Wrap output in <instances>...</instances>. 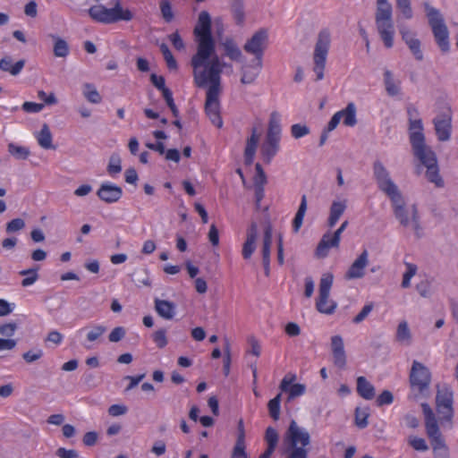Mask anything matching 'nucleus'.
Wrapping results in <instances>:
<instances>
[{
    "label": "nucleus",
    "instance_id": "obj_1",
    "mask_svg": "<svg viewBox=\"0 0 458 458\" xmlns=\"http://www.w3.org/2000/svg\"><path fill=\"white\" fill-rule=\"evenodd\" d=\"M193 33L197 49L191 59V65L195 85L199 88H205L208 84L221 87L223 70L232 69V64L222 61L216 54V41L211 32V17L207 11L199 14Z\"/></svg>",
    "mask_w": 458,
    "mask_h": 458
},
{
    "label": "nucleus",
    "instance_id": "obj_2",
    "mask_svg": "<svg viewBox=\"0 0 458 458\" xmlns=\"http://www.w3.org/2000/svg\"><path fill=\"white\" fill-rule=\"evenodd\" d=\"M373 177L377 188L390 199L394 217L405 228H411L418 238L422 235V227L418 208L407 206L398 186L392 180L389 171L380 160L373 163Z\"/></svg>",
    "mask_w": 458,
    "mask_h": 458
},
{
    "label": "nucleus",
    "instance_id": "obj_3",
    "mask_svg": "<svg viewBox=\"0 0 458 458\" xmlns=\"http://www.w3.org/2000/svg\"><path fill=\"white\" fill-rule=\"evenodd\" d=\"M375 23L386 48L394 46V24L393 21V7L388 0H377Z\"/></svg>",
    "mask_w": 458,
    "mask_h": 458
},
{
    "label": "nucleus",
    "instance_id": "obj_4",
    "mask_svg": "<svg viewBox=\"0 0 458 458\" xmlns=\"http://www.w3.org/2000/svg\"><path fill=\"white\" fill-rule=\"evenodd\" d=\"M423 6L437 45L443 53L450 50L449 30L439 10L424 2Z\"/></svg>",
    "mask_w": 458,
    "mask_h": 458
},
{
    "label": "nucleus",
    "instance_id": "obj_5",
    "mask_svg": "<svg viewBox=\"0 0 458 458\" xmlns=\"http://www.w3.org/2000/svg\"><path fill=\"white\" fill-rule=\"evenodd\" d=\"M88 12L92 20L104 24H113L120 21H129L133 18L132 13L129 9H123L118 0L112 8L97 4L91 6Z\"/></svg>",
    "mask_w": 458,
    "mask_h": 458
},
{
    "label": "nucleus",
    "instance_id": "obj_6",
    "mask_svg": "<svg viewBox=\"0 0 458 458\" xmlns=\"http://www.w3.org/2000/svg\"><path fill=\"white\" fill-rule=\"evenodd\" d=\"M331 43V33L328 29H323L319 31L313 53L314 67L317 81L324 78V70L327 57Z\"/></svg>",
    "mask_w": 458,
    "mask_h": 458
},
{
    "label": "nucleus",
    "instance_id": "obj_7",
    "mask_svg": "<svg viewBox=\"0 0 458 458\" xmlns=\"http://www.w3.org/2000/svg\"><path fill=\"white\" fill-rule=\"evenodd\" d=\"M334 276L327 273L322 276L319 282L318 298L316 302L317 310L320 313L332 314L336 309V303L329 300V293L333 284Z\"/></svg>",
    "mask_w": 458,
    "mask_h": 458
},
{
    "label": "nucleus",
    "instance_id": "obj_8",
    "mask_svg": "<svg viewBox=\"0 0 458 458\" xmlns=\"http://www.w3.org/2000/svg\"><path fill=\"white\" fill-rule=\"evenodd\" d=\"M221 89L222 87H216L208 84L205 101V112L210 122L217 128H221L223 126V120L220 115L219 102V95L221 93Z\"/></svg>",
    "mask_w": 458,
    "mask_h": 458
},
{
    "label": "nucleus",
    "instance_id": "obj_9",
    "mask_svg": "<svg viewBox=\"0 0 458 458\" xmlns=\"http://www.w3.org/2000/svg\"><path fill=\"white\" fill-rule=\"evenodd\" d=\"M409 379L412 390L424 394L429 388L431 373L424 364L418 360H413Z\"/></svg>",
    "mask_w": 458,
    "mask_h": 458
},
{
    "label": "nucleus",
    "instance_id": "obj_10",
    "mask_svg": "<svg viewBox=\"0 0 458 458\" xmlns=\"http://www.w3.org/2000/svg\"><path fill=\"white\" fill-rule=\"evenodd\" d=\"M410 141L413 149L414 156L424 165H436L437 157L433 150L426 145L425 136L420 131L410 133Z\"/></svg>",
    "mask_w": 458,
    "mask_h": 458
},
{
    "label": "nucleus",
    "instance_id": "obj_11",
    "mask_svg": "<svg viewBox=\"0 0 458 458\" xmlns=\"http://www.w3.org/2000/svg\"><path fill=\"white\" fill-rule=\"evenodd\" d=\"M267 31L260 29L243 46L246 53L254 55V62H258V67L262 66L263 54L267 45Z\"/></svg>",
    "mask_w": 458,
    "mask_h": 458
},
{
    "label": "nucleus",
    "instance_id": "obj_12",
    "mask_svg": "<svg viewBox=\"0 0 458 458\" xmlns=\"http://www.w3.org/2000/svg\"><path fill=\"white\" fill-rule=\"evenodd\" d=\"M437 411L445 420H451L454 417L453 391L444 386L437 390L436 395Z\"/></svg>",
    "mask_w": 458,
    "mask_h": 458
},
{
    "label": "nucleus",
    "instance_id": "obj_13",
    "mask_svg": "<svg viewBox=\"0 0 458 458\" xmlns=\"http://www.w3.org/2000/svg\"><path fill=\"white\" fill-rule=\"evenodd\" d=\"M349 222L344 221L340 227L333 233H327L318 244L316 254L319 258H325L328 254L330 248H337L341 241V234L348 226Z\"/></svg>",
    "mask_w": 458,
    "mask_h": 458
},
{
    "label": "nucleus",
    "instance_id": "obj_14",
    "mask_svg": "<svg viewBox=\"0 0 458 458\" xmlns=\"http://www.w3.org/2000/svg\"><path fill=\"white\" fill-rule=\"evenodd\" d=\"M306 447L310 444V433L300 427L295 420H292L285 433L284 445H298Z\"/></svg>",
    "mask_w": 458,
    "mask_h": 458
},
{
    "label": "nucleus",
    "instance_id": "obj_15",
    "mask_svg": "<svg viewBox=\"0 0 458 458\" xmlns=\"http://www.w3.org/2000/svg\"><path fill=\"white\" fill-rule=\"evenodd\" d=\"M434 128L438 140L446 141L451 137L452 112L450 108L439 113L433 119Z\"/></svg>",
    "mask_w": 458,
    "mask_h": 458
},
{
    "label": "nucleus",
    "instance_id": "obj_16",
    "mask_svg": "<svg viewBox=\"0 0 458 458\" xmlns=\"http://www.w3.org/2000/svg\"><path fill=\"white\" fill-rule=\"evenodd\" d=\"M399 32L402 36V39L408 46L409 49L418 61H422L424 56L420 48L421 43L420 39L416 38V34L412 32L408 26L401 24L398 26Z\"/></svg>",
    "mask_w": 458,
    "mask_h": 458
},
{
    "label": "nucleus",
    "instance_id": "obj_17",
    "mask_svg": "<svg viewBox=\"0 0 458 458\" xmlns=\"http://www.w3.org/2000/svg\"><path fill=\"white\" fill-rule=\"evenodd\" d=\"M369 265V251L363 250L352 263L344 275L346 280L360 279L365 276V268Z\"/></svg>",
    "mask_w": 458,
    "mask_h": 458
},
{
    "label": "nucleus",
    "instance_id": "obj_18",
    "mask_svg": "<svg viewBox=\"0 0 458 458\" xmlns=\"http://www.w3.org/2000/svg\"><path fill=\"white\" fill-rule=\"evenodd\" d=\"M331 351L335 366L343 369L346 366L347 358L344 351V339L336 335L331 337Z\"/></svg>",
    "mask_w": 458,
    "mask_h": 458
},
{
    "label": "nucleus",
    "instance_id": "obj_19",
    "mask_svg": "<svg viewBox=\"0 0 458 458\" xmlns=\"http://www.w3.org/2000/svg\"><path fill=\"white\" fill-rule=\"evenodd\" d=\"M98 197L106 203L117 202L123 196V190L120 186L104 182L97 191Z\"/></svg>",
    "mask_w": 458,
    "mask_h": 458
},
{
    "label": "nucleus",
    "instance_id": "obj_20",
    "mask_svg": "<svg viewBox=\"0 0 458 458\" xmlns=\"http://www.w3.org/2000/svg\"><path fill=\"white\" fill-rule=\"evenodd\" d=\"M259 232L258 225L252 222L247 229L246 240L242 246V257L245 259H250L251 255L256 250V241L258 239Z\"/></svg>",
    "mask_w": 458,
    "mask_h": 458
},
{
    "label": "nucleus",
    "instance_id": "obj_21",
    "mask_svg": "<svg viewBox=\"0 0 458 458\" xmlns=\"http://www.w3.org/2000/svg\"><path fill=\"white\" fill-rule=\"evenodd\" d=\"M26 61L20 59L13 63L11 55H5L0 59V71L17 76L24 68Z\"/></svg>",
    "mask_w": 458,
    "mask_h": 458
},
{
    "label": "nucleus",
    "instance_id": "obj_22",
    "mask_svg": "<svg viewBox=\"0 0 458 458\" xmlns=\"http://www.w3.org/2000/svg\"><path fill=\"white\" fill-rule=\"evenodd\" d=\"M281 133L280 115L277 112H272L270 114L268 130L266 140L279 144Z\"/></svg>",
    "mask_w": 458,
    "mask_h": 458
},
{
    "label": "nucleus",
    "instance_id": "obj_23",
    "mask_svg": "<svg viewBox=\"0 0 458 458\" xmlns=\"http://www.w3.org/2000/svg\"><path fill=\"white\" fill-rule=\"evenodd\" d=\"M221 47L225 51V55L233 61L242 62V53L233 38L227 37L221 43Z\"/></svg>",
    "mask_w": 458,
    "mask_h": 458
},
{
    "label": "nucleus",
    "instance_id": "obj_24",
    "mask_svg": "<svg viewBox=\"0 0 458 458\" xmlns=\"http://www.w3.org/2000/svg\"><path fill=\"white\" fill-rule=\"evenodd\" d=\"M155 310L166 320H171L175 315V304L169 301L155 299Z\"/></svg>",
    "mask_w": 458,
    "mask_h": 458
},
{
    "label": "nucleus",
    "instance_id": "obj_25",
    "mask_svg": "<svg viewBox=\"0 0 458 458\" xmlns=\"http://www.w3.org/2000/svg\"><path fill=\"white\" fill-rule=\"evenodd\" d=\"M347 208V200L344 199L341 201L334 200L330 206L329 216L327 219V225L332 228L334 227L341 216L344 213Z\"/></svg>",
    "mask_w": 458,
    "mask_h": 458
},
{
    "label": "nucleus",
    "instance_id": "obj_26",
    "mask_svg": "<svg viewBox=\"0 0 458 458\" xmlns=\"http://www.w3.org/2000/svg\"><path fill=\"white\" fill-rule=\"evenodd\" d=\"M262 66L258 67V62L252 61L250 64H244L241 68L242 84H251L258 78Z\"/></svg>",
    "mask_w": 458,
    "mask_h": 458
},
{
    "label": "nucleus",
    "instance_id": "obj_27",
    "mask_svg": "<svg viewBox=\"0 0 458 458\" xmlns=\"http://www.w3.org/2000/svg\"><path fill=\"white\" fill-rule=\"evenodd\" d=\"M384 84L388 96L396 97L401 93V81L395 80L393 72L389 70L384 72Z\"/></svg>",
    "mask_w": 458,
    "mask_h": 458
},
{
    "label": "nucleus",
    "instance_id": "obj_28",
    "mask_svg": "<svg viewBox=\"0 0 458 458\" xmlns=\"http://www.w3.org/2000/svg\"><path fill=\"white\" fill-rule=\"evenodd\" d=\"M343 123L348 127H353L357 124V108L353 102L347 104L346 107L338 111Z\"/></svg>",
    "mask_w": 458,
    "mask_h": 458
},
{
    "label": "nucleus",
    "instance_id": "obj_29",
    "mask_svg": "<svg viewBox=\"0 0 458 458\" xmlns=\"http://www.w3.org/2000/svg\"><path fill=\"white\" fill-rule=\"evenodd\" d=\"M395 340L403 345L409 346L412 343V335L407 321H401L396 329Z\"/></svg>",
    "mask_w": 458,
    "mask_h": 458
},
{
    "label": "nucleus",
    "instance_id": "obj_30",
    "mask_svg": "<svg viewBox=\"0 0 458 458\" xmlns=\"http://www.w3.org/2000/svg\"><path fill=\"white\" fill-rule=\"evenodd\" d=\"M357 392L366 400H371L375 397V388L373 385L362 376L357 378Z\"/></svg>",
    "mask_w": 458,
    "mask_h": 458
},
{
    "label": "nucleus",
    "instance_id": "obj_31",
    "mask_svg": "<svg viewBox=\"0 0 458 458\" xmlns=\"http://www.w3.org/2000/svg\"><path fill=\"white\" fill-rule=\"evenodd\" d=\"M272 244V226L267 225L264 230L263 244H262V263L270 262V250Z\"/></svg>",
    "mask_w": 458,
    "mask_h": 458
},
{
    "label": "nucleus",
    "instance_id": "obj_32",
    "mask_svg": "<svg viewBox=\"0 0 458 458\" xmlns=\"http://www.w3.org/2000/svg\"><path fill=\"white\" fill-rule=\"evenodd\" d=\"M38 145L45 149H55L52 144V133L47 123L42 125L40 131L37 134Z\"/></svg>",
    "mask_w": 458,
    "mask_h": 458
},
{
    "label": "nucleus",
    "instance_id": "obj_33",
    "mask_svg": "<svg viewBox=\"0 0 458 458\" xmlns=\"http://www.w3.org/2000/svg\"><path fill=\"white\" fill-rule=\"evenodd\" d=\"M306 211H307V197H306V195H302L301 204L299 206L297 213L295 214V216L293 221V229L294 233L299 232L300 228L301 227Z\"/></svg>",
    "mask_w": 458,
    "mask_h": 458
},
{
    "label": "nucleus",
    "instance_id": "obj_34",
    "mask_svg": "<svg viewBox=\"0 0 458 458\" xmlns=\"http://www.w3.org/2000/svg\"><path fill=\"white\" fill-rule=\"evenodd\" d=\"M49 37L55 40L54 55L56 57H66L69 55V46L67 42L54 34H50Z\"/></svg>",
    "mask_w": 458,
    "mask_h": 458
},
{
    "label": "nucleus",
    "instance_id": "obj_35",
    "mask_svg": "<svg viewBox=\"0 0 458 458\" xmlns=\"http://www.w3.org/2000/svg\"><path fill=\"white\" fill-rule=\"evenodd\" d=\"M82 94L84 98L92 104H99L102 101L100 94L91 83H85L82 86Z\"/></svg>",
    "mask_w": 458,
    "mask_h": 458
},
{
    "label": "nucleus",
    "instance_id": "obj_36",
    "mask_svg": "<svg viewBox=\"0 0 458 458\" xmlns=\"http://www.w3.org/2000/svg\"><path fill=\"white\" fill-rule=\"evenodd\" d=\"M279 149V144L266 140L261 148V154L264 162L269 164L272 158L276 155Z\"/></svg>",
    "mask_w": 458,
    "mask_h": 458
},
{
    "label": "nucleus",
    "instance_id": "obj_37",
    "mask_svg": "<svg viewBox=\"0 0 458 458\" xmlns=\"http://www.w3.org/2000/svg\"><path fill=\"white\" fill-rule=\"evenodd\" d=\"M285 458H308V450L298 445H284Z\"/></svg>",
    "mask_w": 458,
    "mask_h": 458
},
{
    "label": "nucleus",
    "instance_id": "obj_38",
    "mask_svg": "<svg viewBox=\"0 0 458 458\" xmlns=\"http://www.w3.org/2000/svg\"><path fill=\"white\" fill-rule=\"evenodd\" d=\"M427 167L426 176L428 180L436 184L437 187H443L444 181L439 175L437 164L436 165H425Z\"/></svg>",
    "mask_w": 458,
    "mask_h": 458
},
{
    "label": "nucleus",
    "instance_id": "obj_39",
    "mask_svg": "<svg viewBox=\"0 0 458 458\" xmlns=\"http://www.w3.org/2000/svg\"><path fill=\"white\" fill-rule=\"evenodd\" d=\"M38 267H32V268L20 271L19 274L21 276H26L21 281V285L23 287L30 286V285L33 284L38 280Z\"/></svg>",
    "mask_w": 458,
    "mask_h": 458
},
{
    "label": "nucleus",
    "instance_id": "obj_40",
    "mask_svg": "<svg viewBox=\"0 0 458 458\" xmlns=\"http://www.w3.org/2000/svg\"><path fill=\"white\" fill-rule=\"evenodd\" d=\"M281 397L282 394H278L267 403L269 415L274 420H277L280 418Z\"/></svg>",
    "mask_w": 458,
    "mask_h": 458
},
{
    "label": "nucleus",
    "instance_id": "obj_41",
    "mask_svg": "<svg viewBox=\"0 0 458 458\" xmlns=\"http://www.w3.org/2000/svg\"><path fill=\"white\" fill-rule=\"evenodd\" d=\"M8 152L17 159L25 160L29 157L30 152L28 148L17 146L13 143L8 144Z\"/></svg>",
    "mask_w": 458,
    "mask_h": 458
},
{
    "label": "nucleus",
    "instance_id": "obj_42",
    "mask_svg": "<svg viewBox=\"0 0 458 458\" xmlns=\"http://www.w3.org/2000/svg\"><path fill=\"white\" fill-rule=\"evenodd\" d=\"M159 48L164 56V59L167 64V67L170 70H176L177 69V62L174 59L172 52L170 51L168 46L165 43H162V44H160Z\"/></svg>",
    "mask_w": 458,
    "mask_h": 458
},
{
    "label": "nucleus",
    "instance_id": "obj_43",
    "mask_svg": "<svg viewBox=\"0 0 458 458\" xmlns=\"http://www.w3.org/2000/svg\"><path fill=\"white\" fill-rule=\"evenodd\" d=\"M132 280L135 282V284L138 286L145 285L149 286L150 285V280L149 276L148 275L147 269H139L131 274Z\"/></svg>",
    "mask_w": 458,
    "mask_h": 458
},
{
    "label": "nucleus",
    "instance_id": "obj_44",
    "mask_svg": "<svg viewBox=\"0 0 458 458\" xmlns=\"http://www.w3.org/2000/svg\"><path fill=\"white\" fill-rule=\"evenodd\" d=\"M396 7L400 10L402 15L410 20L413 16L411 0H395Z\"/></svg>",
    "mask_w": 458,
    "mask_h": 458
},
{
    "label": "nucleus",
    "instance_id": "obj_45",
    "mask_svg": "<svg viewBox=\"0 0 458 458\" xmlns=\"http://www.w3.org/2000/svg\"><path fill=\"white\" fill-rule=\"evenodd\" d=\"M369 412L367 410H362L359 407L355 410V424L360 428H365L369 422H368V417Z\"/></svg>",
    "mask_w": 458,
    "mask_h": 458
},
{
    "label": "nucleus",
    "instance_id": "obj_46",
    "mask_svg": "<svg viewBox=\"0 0 458 458\" xmlns=\"http://www.w3.org/2000/svg\"><path fill=\"white\" fill-rule=\"evenodd\" d=\"M232 13L237 25L242 26L244 22L245 13L242 3H235L232 6Z\"/></svg>",
    "mask_w": 458,
    "mask_h": 458
},
{
    "label": "nucleus",
    "instance_id": "obj_47",
    "mask_svg": "<svg viewBox=\"0 0 458 458\" xmlns=\"http://www.w3.org/2000/svg\"><path fill=\"white\" fill-rule=\"evenodd\" d=\"M152 339L157 346L160 349L165 347L168 344L166 337V330L160 328L152 334Z\"/></svg>",
    "mask_w": 458,
    "mask_h": 458
},
{
    "label": "nucleus",
    "instance_id": "obj_48",
    "mask_svg": "<svg viewBox=\"0 0 458 458\" xmlns=\"http://www.w3.org/2000/svg\"><path fill=\"white\" fill-rule=\"evenodd\" d=\"M122 171L121 158L118 155L113 154L110 157L109 163L107 165V172L110 174H116Z\"/></svg>",
    "mask_w": 458,
    "mask_h": 458
},
{
    "label": "nucleus",
    "instance_id": "obj_49",
    "mask_svg": "<svg viewBox=\"0 0 458 458\" xmlns=\"http://www.w3.org/2000/svg\"><path fill=\"white\" fill-rule=\"evenodd\" d=\"M160 11L163 19L166 22H171L174 19V13L172 10V5L168 0H161L160 2Z\"/></svg>",
    "mask_w": 458,
    "mask_h": 458
},
{
    "label": "nucleus",
    "instance_id": "obj_50",
    "mask_svg": "<svg viewBox=\"0 0 458 458\" xmlns=\"http://www.w3.org/2000/svg\"><path fill=\"white\" fill-rule=\"evenodd\" d=\"M106 331V327L102 325H95L91 327L90 331L87 334V340L89 342H95L103 335Z\"/></svg>",
    "mask_w": 458,
    "mask_h": 458
},
{
    "label": "nucleus",
    "instance_id": "obj_51",
    "mask_svg": "<svg viewBox=\"0 0 458 458\" xmlns=\"http://www.w3.org/2000/svg\"><path fill=\"white\" fill-rule=\"evenodd\" d=\"M231 458H247V454L245 452V443H242V437H237Z\"/></svg>",
    "mask_w": 458,
    "mask_h": 458
},
{
    "label": "nucleus",
    "instance_id": "obj_52",
    "mask_svg": "<svg viewBox=\"0 0 458 458\" xmlns=\"http://www.w3.org/2000/svg\"><path fill=\"white\" fill-rule=\"evenodd\" d=\"M417 272V266L414 264H406V272L403 274L402 287L408 288L410 286V281Z\"/></svg>",
    "mask_w": 458,
    "mask_h": 458
},
{
    "label": "nucleus",
    "instance_id": "obj_53",
    "mask_svg": "<svg viewBox=\"0 0 458 458\" xmlns=\"http://www.w3.org/2000/svg\"><path fill=\"white\" fill-rule=\"evenodd\" d=\"M306 391V386L303 384H293L291 386V387L286 391L289 393L287 401L290 402L291 400L301 396L304 394Z\"/></svg>",
    "mask_w": 458,
    "mask_h": 458
},
{
    "label": "nucleus",
    "instance_id": "obj_54",
    "mask_svg": "<svg viewBox=\"0 0 458 458\" xmlns=\"http://www.w3.org/2000/svg\"><path fill=\"white\" fill-rule=\"evenodd\" d=\"M291 133L294 139H300L310 133V128L305 124L296 123L292 125Z\"/></svg>",
    "mask_w": 458,
    "mask_h": 458
},
{
    "label": "nucleus",
    "instance_id": "obj_55",
    "mask_svg": "<svg viewBox=\"0 0 458 458\" xmlns=\"http://www.w3.org/2000/svg\"><path fill=\"white\" fill-rule=\"evenodd\" d=\"M25 227V222L22 218H14L6 224L5 231L7 233H13L22 230Z\"/></svg>",
    "mask_w": 458,
    "mask_h": 458
},
{
    "label": "nucleus",
    "instance_id": "obj_56",
    "mask_svg": "<svg viewBox=\"0 0 458 458\" xmlns=\"http://www.w3.org/2000/svg\"><path fill=\"white\" fill-rule=\"evenodd\" d=\"M256 174L254 177V186H265L267 182V175L259 163L255 165Z\"/></svg>",
    "mask_w": 458,
    "mask_h": 458
},
{
    "label": "nucleus",
    "instance_id": "obj_57",
    "mask_svg": "<svg viewBox=\"0 0 458 458\" xmlns=\"http://www.w3.org/2000/svg\"><path fill=\"white\" fill-rule=\"evenodd\" d=\"M408 443L416 451L425 452L428 449V446L425 439H423L421 437H410L408 439Z\"/></svg>",
    "mask_w": 458,
    "mask_h": 458
},
{
    "label": "nucleus",
    "instance_id": "obj_58",
    "mask_svg": "<svg viewBox=\"0 0 458 458\" xmlns=\"http://www.w3.org/2000/svg\"><path fill=\"white\" fill-rule=\"evenodd\" d=\"M265 439L267 443V446L270 448H276L278 443V434L276 430L271 427L266 430Z\"/></svg>",
    "mask_w": 458,
    "mask_h": 458
},
{
    "label": "nucleus",
    "instance_id": "obj_59",
    "mask_svg": "<svg viewBox=\"0 0 458 458\" xmlns=\"http://www.w3.org/2000/svg\"><path fill=\"white\" fill-rule=\"evenodd\" d=\"M425 426L427 434L429 438L437 437L438 435L441 434L436 419L425 421Z\"/></svg>",
    "mask_w": 458,
    "mask_h": 458
},
{
    "label": "nucleus",
    "instance_id": "obj_60",
    "mask_svg": "<svg viewBox=\"0 0 458 458\" xmlns=\"http://www.w3.org/2000/svg\"><path fill=\"white\" fill-rule=\"evenodd\" d=\"M43 356V351L41 349H37L35 351L30 350L22 354L23 360L27 363H32L37 361Z\"/></svg>",
    "mask_w": 458,
    "mask_h": 458
},
{
    "label": "nucleus",
    "instance_id": "obj_61",
    "mask_svg": "<svg viewBox=\"0 0 458 458\" xmlns=\"http://www.w3.org/2000/svg\"><path fill=\"white\" fill-rule=\"evenodd\" d=\"M126 331L123 327H114L108 335V340L111 343H117L125 336Z\"/></svg>",
    "mask_w": 458,
    "mask_h": 458
},
{
    "label": "nucleus",
    "instance_id": "obj_62",
    "mask_svg": "<svg viewBox=\"0 0 458 458\" xmlns=\"http://www.w3.org/2000/svg\"><path fill=\"white\" fill-rule=\"evenodd\" d=\"M18 325L15 322H9L0 326V335L11 337L14 335Z\"/></svg>",
    "mask_w": 458,
    "mask_h": 458
},
{
    "label": "nucleus",
    "instance_id": "obj_63",
    "mask_svg": "<svg viewBox=\"0 0 458 458\" xmlns=\"http://www.w3.org/2000/svg\"><path fill=\"white\" fill-rule=\"evenodd\" d=\"M373 307H374L373 303L366 304L362 308V310L360 311V313L356 317L353 318L352 322L354 324H360V322H362L371 312V310H373Z\"/></svg>",
    "mask_w": 458,
    "mask_h": 458
},
{
    "label": "nucleus",
    "instance_id": "obj_64",
    "mask_svg": "<svg viewBox=\"0 0 458 458\" xmlns=\"http://www.w3.org/2000/svg\"><path fill=\"white\" fill-rule=\"evenodd\" d=\"M394 401L393 394L388 390H384L377 398V406L391 404Z\"/></svg>",
    "mask_w": 458,
    "mask_h": 458
}]
</instances>
